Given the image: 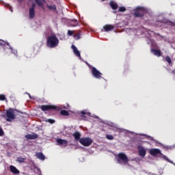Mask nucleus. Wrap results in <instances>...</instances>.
<instances>
[{
	"label": "nucleus",
	"instance_id": "nucleus-1",
	"mask_svg": "<svg viewBox=\"0 0 175 175\" xmlns=\"http://www.w3.org/2000/svg\"><path fill=\"white\" fill-rule=\"evenodd\" d=\"M59 43V40L57 38L55 34H52L49 36L46 40V46L50 47V49H54V47H57Z\"/></svg>",
	"mask_w": 175,
	"mask_h": 175
},
{
	"label": "nucleus",
	"instance_id": "nucleus-2",
	"mask_svg": "<svg viewBox=\"0 0 175 175\" xmlns=\"http://www.w3.org/2000/svg\"><path fill=\"white\" fill-rule=\"evenodd\" d=\"M147 13V10L144 7L138 6L134 10L133 15L135 17H144V14Z\"/></svg>",
	"mask_w": 175,
	"mask_h": 175
},
{
	"label": "nucleus",
	"instance_id": "nucleus-3",
	"mask_svg": "<svg viewBox=\"0 0 175 175\" xmlns=\"http://www.w3.org/2000/svg\"><path fill=\"white\" fill-rule=\"evenodd\" d=\"M79 143L84 147H90V146L92 144L93 141H92V139L87 137L81 138V139H79Z\"/></svg>",
	"mask_w": 175,
	"mask_h": 175
},
{
	"label": "nucleus",
	"instance_id": "nucleus-4",
	"mask_svg": "<svg viewBox=\"0 0 175 175\" xmlns=\"http://www.w3.org/2000/svg\"><path fill=\"white\" fill-rule=\"evenodd\" d=\"M118 163H122L123 162L124 163H128L129 162V159H128V157L125 153L120 152L118 154Z\"/></svg>",
	"mask_w": 175,
	"mask_h": 175
},
{
	"label": "nucleus",
	"instance_id": "nucleus-5",
	"mask_svg": "<svg viewBox=\"0 0 175 175\" xmlns=\"http://www.w3.org/2000/svg\"><path fill=\"white\" fill-rule=\"evenodd\" d=\"M42 111H51V110H58V107L52 105H44L40 107Z\"/></svg>",
	"mask_w": 175,
	"mask_h": 175
},
{
	"label": "nucleus",
	"instance_id": "nucleus-6",
	"mask_svg": "<svg viewBox=\"0 0 175 175\" xmlns=\"http://www.w3.org/2000/svg\"><path fill=\"white\" fill-rule=\"evenodd\" d=\"M92 75L93 77H95V79H102L103 74L100 72H99V70H98V69H96V68L95 67L92 68Z\"/></svg>",
	"mask_w": 175,
	"mask_h": 175
},
{
	"label": "nucleus",
	"instance_id": "nucleus-7",
	"mask_svg": "<svg viewBox=\"0 0 175 175\" xmlns=\"http://www.w3.org/2000/svg\"><path fill=\"white\" fill-rule=\"evenodd\" d=\"M35 8H36V4L32 3L31 8L29 10V18H35Z\"/></svg>",
	"mask_w": 175,
	"mask_h": 175
},
{
	"label": "nucleus",
	"instance_id": "nucleus-8",
	"mask_svg": "<svg viewBox=\"0 0 175 175\" xmlns=\"http://www.w3.org/2000/svg\"><path fill=\"white\" fill-rule=\"evenodd\" d=\"M6 116L8 117L7 121L8 122H10L12 120H14V118H16V116H14V112H13V111H10V110L7 111Z\"/></svg>",
	"mask_w": 175,
	"mask_h": 175
},
{
	"label": "nucleus",
	"instance_id": "nucleus-9",
	"mask_svg": "<svg viewBox=\"0 0 175 175\" xmlns=\"http://www.w3.org/2000/svg\"><path fill=\"white\" fill-rule=\"evenodd\" d=\"M25 138L27 140H35V139H38V134L36 133L28 134L25 135Z\"/></svg>",
	"mask_w": 175,
	"mask_h": 175
},
{
	"label": "nucleus",
	"instance_id": "nucleus-10",
	"mask_svg": "<svg viewBox=\"0 0 175 175\" xmlns=\"http://www.w3.org/2000/svg\"><path fill=\"white\" fill-rule=\"evenodd\" d=\"M57 143H58L59 146H64V147L68 146V141L66 139H57Z\"/></svg>",
	"mask_w": 175,
	"mask_h": 175
},
{
	"label": "nucleus",
	"instance_id": "nucleus-11",
	"mask_svg": "<svg viewBox=\"0 0 175 175\" xmlns=\"http://www.w3.org/2000/svg\"><path fill=\"white\" fill-rule=\"evenodd\" d=\"M138 152L139 157H146V149H144V148H143L142 146H138Z\"/></svg>",
	"mask_w": 175,
	"mask_h": 175
},
{
	"label": "nucleus",
	"instance_id": "nucleus-12",
	"mask_svg": "<svg viewBox=\"0 0 175 175\" xmlns=\"http://www.w3.org/2000/svg\"><path fill=\"white\" fill-rule=\"evenodd\" d=\"M103 29L105 32H109V31H113V29H114V25H105L103 26Z\"/></svg>",
	"mask_w": 175,
	"mask_h": 175
},
{
	"label": "nucleus",
	"instance_id": "nucleus-13",
	"mask_svg": "<svg viewBox=\"0 0 175 175\" xmlns=\"http://www.w3.org/2000/svg\"><path fill=\"white\" fill-rule=\"evenodd\" d=\"M72 136L74 137V139H75L76 142H80V140H81V134H80V133L76 131L72 134Z\"/></svg>",
	"mask_w": 175,
	"mask_h": 175
},
{
	"label": "nucleus",
	"instance_id": "nucleus-14",
	"mask_svg": "<svg viewBox=\"0 0 175 175\" xmlns=\"http://www.w3.org/2000/svg\"><path fill=\"white\" fill-rule=\"evenodd\" d=\"M10 170L14 174H20V171H18V170H17V168L13 165L10 166Z\"/></svg>",
	"mask_w": 175,
	"mask_h": 175
},
{
	"label": "nucleus",
	"instance_id": "nucleus-15",
	"mask_svg": "<svg viewBox=\"0 0 175 175\" xmlns=\"http://www.w3.org/2000/svg\"><path fill=\"white\" fill-rule=\"evenodd\" d=\"M109 5L113 10H117V9H118V4H117V3H114L113 1L109 2Z\"/></svg>",
	"mask_w": 175,
	"mask_h": 175
},
{
	"label": "nucleus",
	"instance_id": "nucleus-16",
	"mask_svg": "<svg viewBox=\"0 0 175 175\" xmlns=\"http://www.w3.org/2000/svg\"><path fill=\"white\" fill-rule=\"evenodd\" d=\"M72 49L73 50L74 53L75 54V55H77V57H81L80 55V51H79V50H77V48L76 47V46L75 45H72Z\"/></svg>",
	"mask_w": 175,
	"mask_h": 175
},
{
	"label": "nucleus",
	"instance_id": "nucleus-17",
	"mask_svg": "<svg viewBox=\"0 0 175 175\" xmlns=\"http://www.w3.org/2000/svg\"><path fill=\"white\" fill-rule=\"evenodd\" d=\"M36 157L38 159H40L41 161H44L46 159V157H44V154L42 152H37L36 154Z\"/></svg>",
	"mask_w": 175,
	"mask_h": 175
},
{
	"label": "nucleus",
	"instance_id": "nucleus-18",
	"mask_svg": "<svg viewBox=\"0 0 175 175\" xmlns=\"http://www.w3.org/2000/svg\"><path fill=\"white\" fill-rule=\"evenodd\" d=\"M34 1L40 8H43V5H44V2H46L44 0H34Z\"/></svg>",
	"mask_w": 175,
	"mask_h": 175
},
{
	"label": "nucleus",
	"instance_id": "nucleus-19",
	"mask_svg": "<svg viewBox=\"0 0 175 175\" xmlns=\"http://www.w3.org/2000/svg\"><path fill=\"white\" fill-rule=\"evenodd\" d=\"M70 24L71 27H77V25H79V21L76 19H73L70 21Z\"/></svg>",
	"mask_w": 175,
	"mask_h": 175
},
{
	"label": "nucleus",
	"instance_id": "nucleus-20",
	"mask_svg": "<svg viewBox=\"0 0 175 175\" xmlns=\"http://www.w3.org/2000/svg\"><path fill=\"white\" fill-rule=\"evenodd\" d=\"M60 114L62 116H64V117H68V116H70V113H69V111L65 110V109H63L60 111Z\"/></svg>",
	"mask_w": 175,
	"mask_h": 175
},
{
	"label": "nucleus",
	"instance_id": "nucleus-21",
	"mask_svg": "<svg viewBox=\"0 0 175 175\" xmlns=\"http://www.w3.org/2000/svg\"><path fill=\"white\" fill-rule=\"evenodd\" d=\"M154 55L157 57H161L162 55V53L159 50H154Z\"/></svg>",
	"mask_w": 175,
	"mask_h": 175
},
{
	"label": "nucleus",
	"instance_id": "nucleus-22",
	"mask_svg": "<svg viewBox=\"0 0 175 175\" xmlns=\"http://www.w3.org/2000/svg\"><path fill=\"white\" fill-rule=\"evenodd\" d=\"M46 8H48L49 10H54L55 12L57 11V6H55V5H46Z\"/></svg>",
	"mask_w": 175,
	"mask_h": 175
},
{
	"label": "nucleus",
	"instance_id": "nucleus-23",
	"mask_svg": "<svg viewBox=\"0 0 175 175\" xmlns=\"http://www.w3.org/2000/svg\"><path fill=\"white\" fill-rule=\"evenodd\" d=\"M17 162L19 163H23V162H25V158L18 157Z\"/></svg>",
	"mask_w": 175,
	"mask_h": 175
},
{
	"label": "nucleus",
	"instance_id": "nucleus-24",
	"mask_svg": "<svg viewBox=\"0 0 175 175\" xmlns=\"http://www.w3.org/2000/svg\"><path fill=\"white\" fill-rule=\"evenodd\" d=\"M7 44V46H9V42H6L2 40H0V46H5Z\"/></svg>",
	"mask_w": 175,
	"mask_h": 175
},
{
	"label": "nucleus",
	"instance_id": "nucleus-25",
	"mask_svg": "<svg viewBox=\"0 0 175 175\" xmlns=\"http://www.w3.org/2000/svg\"><path fill=\"white\" fill-rule=\"evenodd\" d=\"M87 114V113H85L84 111H82L81 112V117L83 119L85 120L86 117L85 115Z\"/></svg>",
	"mask_w": 175,
	"mask_h": 175
},
{
	"label": "nucleus",
	"instance_id": "nucleus-26",
	"mask_svg": "<svg viewBox=\"0 0 175 175\" xmlns=\"http://www.w3.org/2000/svg\"><path fill=\"white\" fill-rule=\"evenodd\" d=\"M106 138L108 139V140H113L114 139V137L111 135H106Z\"/></svg>",
	"mask_w": 175,
	"mask_h": 175
},
{
	"label": "nucleus",
	"instance_id": "nucleus-27",
	"mask_svg": "<svg viewBox=\"0 0 175 175\" xmlns=\"http://www.w3.org/2000/svg\"><path fill=\"white\" fill-rule=\"evenodd\" d=\"M165 61H167L168 64H172V59H170V57L169 56L165 57Z\"/></svg>",
	"mask_w": 175,
	"mask_h": 175
},
{
	"label": "nucleus",
	"instance_id": "nucleus-28",
	"mask_svg": "<svg viewBox=\"0 0 175 175\" xmlns=\"http://www.w3.org/2000/svg\"><path fill=\"white\" fill-rule=\"evenodd\" d=\"M45 121H46V122H49V124H54V122H55V120H54L53 119H48Z\"/></svg>",
	"mask_w": 175,
	"mask_h": 175
},
{
	"label": "nucleus",
	"instance_id": "nucleus-29",
	"mask_svg": "<svg viewBox=\"0 0 175 175\" xmlns=\"http://www.w3.org/2000/svg\"><path fill=\"white\" fill-rule=\"evenodd\" d=\"M118 11L119 12H126V8L125 7H120Z\"/></svg>",
	"mask_w": 175,
	"mask_h": 175
},
{
	"label": "nucleus",
	"instance_id": "nucleus-30",
	"mask_svg": "<svg viewBox=\"0 0 175 175\" xmlns=\"http://www.w3.org/2000/svg\"><path fill=\"white\" fill-rule=\"evenodd\" d=\"M5 99H6L5 94H0V100H5Z\"/></svg>",
	"mask_w": 175,
	"mask_h": 175
},
{
	"label": "nucleus",
	"instance_id": "nucleus-31",
	"mask_svg": "<svg viewBox=\"0 0 175 175\" xmlns=\"http://www.w3.org/2000/svg\"><path fill=\"white\" fill-rule=\"evenodd\" d=\"M74 38H75L77 40H79V39H80V33H77V34L74 35Z\"/></svg>",
	"mask_w": 175,
	"mask_h": 175
},
{
	"label": "nucleus",
	"instance_id": "nucleus-32",
	"mask_svg": "<svg viewBox=\"0 0 175 175\" xmlns=\"http://www.w3.org/2000/svg\"><path fill=\"white\" fill-rule=\"evenodd\" d=\"M3 135H5V133L3 132L2 127L0 126V136H3Z\"/></svg>",
	"mask_w": 175,
	"mask_h": 175
},
{
	"label": "nucleus",
	"instance_id": "nucleus-33",
	"mask_svg": "<svg viewBox=\"0 0 175 175\" xmlns=\"http://www.w3.org/2000/svg\"><path fill=\"white\" fill-rule=\"evenodd\" d=\"M68 36H72L73 35V31L72 30H68Z\"/></svg>",
	"mask_w": 175,
	"mask_h": 175
},
{
	"label": "nucleus",
	"instance_id": "nucleus-34",
	"mask_svg": "<svg viewBox=\"0 0 175 175\" xmlns=\"http://www.w3.org/2000/svg\"><path fill=\"white\" fill-rule=\"evenodd\" d=\"M166 23H167L168 25H175V23H174L170 22V21H167Z\"/></svg>",
	"mask_w": 175,
	"mask_h": 175
},
{
	"label": "nucleus",
	"instance_id": "nucleus-35",
	"mask_svg": "<svg viewBox=\"0 0 175 175\" xmlns=\"http://www.w3.org/2000/svg\"><path fill=\"white\" fill-rule=\"evenodd\" d=\"M150 155L154 156V149H151V150H150Z\"/></svg>",
	"mask_w": 175,
	"mask_h": 175
},
{
	"label": "nucleus",
	"instance_id": "nucleus-36",
	"mask_svg": "<svg viewBox=\"0 0 175 175\" xmlns=\"http://www.w3.org/2000/svg\"><path fill=\"white\" fill-rule=\"evenodd\" d=\"M150 51H151V53H154V47H152V48L150 49Z\"/></svg>",
	"mask_w": 175,
	"mask_h": 175
},
{
	"label": "nucleus",
	"instance_id": "nucleus-37",
	"mask_svg": "<svg viewBox=\"0 0 175 175\" xmlns=\"http://www.w3.org/2000/svg\"><path fill=\"white\" fill-rule=\"evenodd\" d=\"M10 12H13V8H10Z\"/></svg>",
	"mask_w": 175,
	"mask_h": 175
},
{
	"label": "nucleus",
	"instance_id": "nucleus-38",
	"mask_svg": "<svg viewBox=\"0 0 175 175\" xmlns=\"http://www.w3.org/2000/svg\"><path fill=\"white\" fill-rule=\"evenodd\" d=\"M9 50H12V48H10Z\"/></svg>",
	"mask_w": 175,
	"mask_h": 175
},
{
	"label": "nucleus",
	"instance_id": "nucleus-39",
	"mask_svg": "<svg viewBox=\"0 0 175 175\" xmlns=\"http://www.w3.org/2000/svg\"><path fill=\"white\" fill-rule=\"evenodd\" d=\"M154 143H157V141H154Z\"/></svg>",
	"mask_w": 175,
	"mask_h": 175
},
{
	"label": "nucleus",
	"instance_id": "nucleus-40",
	"mask_svg": "<svg viewBox=\"0 0 175 175\" xmlns=\"http://www.w3.org/2000/svg\"><path fill=\"white\" fill-rule=\"evenodd\" d=\"M18 1H23V0H18Z\"/></svg>",
	"mask_w": 175,
	"mask_h": 175
},
{
	"label": "nucleus",
	"instance_id": "nucleus-41",
	"mask_svg": "<svg viewBox=\"0 0 175 175\" xmlns=\"http://www.w3.org/2000/svg\"><path fill=\"white\" fill-rule=\"evenodd\" d=\"M151 139V140H152V138H150Z\"/></svg>",
	"mask_w": 175,
	"mask_h": 175
}]
</instances>
